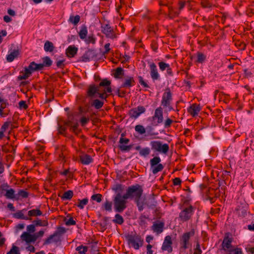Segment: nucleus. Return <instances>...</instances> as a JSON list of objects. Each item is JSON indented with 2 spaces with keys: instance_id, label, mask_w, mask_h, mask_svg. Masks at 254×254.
<instances>
[{
  "instance_id": "16",
  "label": "nucleus",
  "mask_w": 254,
  "mask_h": 254,
  "mask_svg": "<svg viewBox=\"0 0 254 254\" xmlns=\"http://www.w3.org/2000/svg\"><path fill=\"white\" fill-rule=\"evenodd\" d=\"M164 223L162 222H155L152 226V230L157 234L163 232Z\"/></svg>"
},
{
  "instance_id": "49",
  "label": "nucleus",
  "mask_w": 254,
  "mask_h": 254,
  "mask_svg": "<svg viewBox=\"0 0 254 254\" xmlns=\"http://www.w3.org/2000/svg\"><path fill=\"white\" fill-rule=\"evenodd\" d=\"M135 130L141 134L145 132V128L141 125H137L135 127Z\"/></svg>"
},
{
  "instance_id": "40",
  "label": "nucleus",
  "mask_w": 254,
  "mask_h": 254,
  "mask_svg": "<svg viewBox=\"0 0 254 254\" xmlns=\"http://www.w3.org/2000/svg\"><path fill=\"white\" fill-rule=\"evenodd\" d=\"M152 173L154 174H157L158 172L161 171L163 169V166L161 164H159L156 166L151 167Z\"/></svg>"
},
{
  "instance_id": "2",
  "label": "nucleus",
  "mask_w": 254,
  "mask_h": 254,
  "mask_svg": "<svg viewBox=\"0 0 254 254\" xmlns=\"http://www.w3.org/2000/svg\"><path fill=\"white\" fill-rule=\"evenodd\" d=\"M142 193V190L140 186H133L129 188L125 194L126 197L134 198L138 210L140 211L143 210V202L139 200V198L141 197Z\"/></svg>"
},
{
  "instance_id": "22",
  "label": "nucleus",
  "mask_w": 254,
  "mask_h": 254,
  "mask_svg": "<svg viewBox=\"0 0 254 254\" xmlns=\"http://www.w3.org/2000/svg\"><path fill=\"white\" fill-rule=\"evenodd\" d=\"M31 74V71H30L28 68L26 67L24 68V70L20 72V75L18 76V79L20 80L26 79L29 77Z\"/></svg>"
},
{
  "instance_id": "28",
  "label": "nucleus",
  "mask_w": 254,
  "mask_h": 254,
  "mask_svg": "<svg viewBox=\"0 0 254 254\" xmlns=\"http://www.w3.org/2000/svg\"><path fill=\"white\" fill-rule=\"evenodd\" d=\"M190 238V233H186L184 234L182 237V242L183 243V247L186 249L187 247V245L189 244V240Z\"/></svg>"
},
{
  "instance_id": "8",
  "label": "nucleus",
  "mask_w": 254,
  "mask_h": 254,
  "mask_svg": "<svg viewBox=\"0 0 254 254\" xmlns=\"http://www.w3.org/2000/svg\"><path fill=\"white\" fill-rule=\"evenodd\" d=\"M154 125H157L161 123L163 120V112L161 108H158L155 111L154 116L152 117Z\"/></svg>"
},
{
  "instance_id": "38",
  "label": "nucleus",
  "mask_w": 254,
  "mask_h": 254,
  "mask_svg": "<svg viewBox=\"0 0 254 254\" xmlns=\"http://www.w3.org/2000/svg\"><path fill=\"white\" fill-rule=\"evenodd\" d=\"M103 102L98 99L94 100L92 103V106H94L96 109H99L103 105Z\"/></svg>"
},
{
  "instance_id": "48",
  "label": "nucleus",
  "mask_w": 254,
  "mask_h": 254,
  "mask_svg": "<svg viewBox=\"0 0 254 254\" xmlns=\"http://www.w3.org/2000/svg\"><path fill=\"white\" fill-rule=\"evenodd\" d=\"M150 149L149 148H144L141 149L139 151V154L142 156H146L150 153Z\"/></svg>"
},
{
  "instance_id": "3",
  "label": "nucleus",
  "mask_w": 254,
  "mask_h": 254,
  "mask_svg": "<svg viewBox=\"0 0 254 254\" xmlns=\"http://www.w3.org/2000/svg\"><path fill=\"white\" fill-rule=\"evenodd\" d=\"M199 190L203 195H205V199L209 200L211 203H213L215 198L220 195L218 188L215 189L207 188L205 185L201 184L199 185Z\"/></svg>"
},
{
  "instance_id": "26",
  "label": "nucleus",
  "mask_w": 254,
  "mask_h": 254,
  "mask_svg": "<svg viewBox=\"0 0 254 254\" xmlns=\"http://www.w3.org/2000/svg\"><path fill=\"white\" fill-rule=\"evenodd\" d=\"M77 48L73 46H69L66 51V54L68 57H73L76 54Z\"/></svg>"
},
{
  "instance_id": "39",
  "label": "nucleus",
  "mask_w": 254,
  "mask_h": 254,
  "mask_svg": "<svg viewBox=\"0 0 254 254\" xmlns=\"http://www.w3.org/2000/svg\"><path fill=\"white\" fill-rule=\"evenodd\" d=\"M113 221L115 223L121 225L123 223L124 219L121 215L117 214L115 215V219H113Z\"/></svg>"
},
{
  "instance_id": "51",
  "label": "nucleus",
  "mask_w": 254,
  "mask_h": 254,
  "mask_svg": "<svg viewBox=\"0 0 254 254\" xmlns=\"http://www.w3.org/2000/svg\"><path fill=\"white\" fill-rule=\"evenodd\" d=\"M85 42L87 44L92 43L93 44L95 43L96 39L93 35H89L87 38L85 39Z\"/></svg>"
},
{
  "instance_id": "61",
  "label": "nucleus",
  "mask_w": 254,
  "mask_h": 254,
  "mask_svg": "<svg viewBox=\"0 0 254 254\" xmlns=\"http://www.w3.org/2000/svg\"><path fill=\"white\" fill-rule=\"evenodd\" d=\"M65 224L67 226L73 225L75 224V221L73 219V218H70L67 220H65Z\"/></svg>"
},
{
  "instance_id": "17",
  "label": "nucleus",
  "mask_w": 254,
  "mask_h": 254,
  "mask_svg": "<svg viewBox=\"0 0 254 254\" xmlns=\"http://www.w3.org/2000/svg\"><path fill=\"white\" fill-rule=\"evenodd\" d=\"M190 217V207L185 208L180 213V217L183 221L188 220Z\"/></svg>"
},
{
  "instance_id": "58",
  "label": "nucleus",
  "mask_w": 254,
  "mask_h": 254,
  "mask_svg": "<svg viewBox=\"0 0 254 254\" xmlns=\"http://www.w3.org/2000/svg\"><path fill=\"white\" fill-rule=\"evenodd\" d=\"M202 251L200 248V245L198 243H197L196 247L194 249L193 254H201Z\"/></svg>"
},
{
  "instance_id": "46",
  "label": "nucleus",
  "mask_w": 254,
  "mask_h": 254,
  "mask_svg": "<svg viewBox=\"0 0 254 254\" xmlns=\"http://www.w3.org/2000/svg\"><path fill=\"white\" fill-rule=\"evenodd\" d=\"M112 203L108 200H106L103 204L104 209L108 211H112Z\"/></svg>"
},
{
  "instance_id": "15",
  "label": "nucleus",
  "mask_w": 254,
  "mask_h": 254,
  "mask_svg": "<svg viewBox=\"0 0 254 254\" xmlns=\"http://www.w3.org/2000/svg\"><path fill=\"white\" fill-rule=\"evenodd\" d=\"M21 239L27 243L34 242L36 241V237L34 235L30 234L27 232H24L21 236Z\"/></svg>"
},
{
  "instance_id": "6",
  "label": "nucleus",
  "mask_w": 254,
  "mask_h": 254,
  "mask_svg": "<svg viewBox=\"0 0 254 254\" xmlns=\"http://www.w3.org/2000/svg\"><path fill=\"white\" fill-rule=\"evenodd\" d=\"M150 145L153 150L164 154H166L169 149L168 144H162V143L159 141H151Z\"/></svg>"
},
{
  "instance_id": "57",
  "label": "nucleus",
  "mask_w": 254,
  "mask_h": 254,
  "mask_svg": "<svg viewBox=\"0 0 254 254\" xmlns=\"http://www.w3.org/2000/svg\"><path fill=\"white\" fill-rule=\"evenodd\" d=\"M119 148L122 151H129L131 149V146L126 145L124 144H120L119 145Z\"/></svg>"
},
{
  "instance_id": "24",
  "label": "nucleus",
  "mask_w": 254,
  "mask_h": 254,
  "mask_svg": "<svg viewBox=\"0 0 254 254\" xmlns=\"http://www.w3.org/2000/svg\"><path fill=\"white\" fill-rule=\"evenodd\" d=\"M201 4L202 7L208 9L207 11H210L212 7L216 6L215 4L211 3L208 0H201Z\"/></svg>"
},
{
  "instance_id": "11",
  "label": "nucleus",
  "mask_w": 254,
  "mask_h": 254,
  "mask_svg": "<svg viewBox=\"0 0 254 254\" xmlns=\"http://www.w3.org/2000/svg\"><path fill=\"white\" fill-rule=\"evenodd\" d=\"M145 111V109L143 106H138L136 108L131 109L129 111V115L131 118H137L141 114Z\"/></svg>"
},
{
  "instance_id": "52",
  "label": "nucleus",
  "mask_w": 254,
  "mask_h": 254,
  "mask_svg": "<svg viewBox=\"0 0 254 254\" xmlns=\"http://www.w3.org/2000/svg\"><path fill=\"white\" fill-rule=\"evenodd\" d=\"M79 203L77 206L81 209H83L85 205L88 203V200L87 198H84L82 200H79Z\"/></svg>"
},
{
  "instance_id": "63",
  "label": "nucleus",
  "mask_w": 254,
  "mask_h": 254,
  "mask_svg": "<svg viewBox=\"0 0 254 254\" xmlns=\"http://www.w3.org/2000/svg\"><path fill=\"white\" fill-rule=\"evenodd\" d=\"M27 230L29 232H34L35 231L34 225H29L27 226Z\"/></svg>"
},
{
  "instance_id": "1",
  "label": "nucleus",
  "mask_w": 254,
  "mask_h": 254,
  "mask_svg": "<svg viewBox=\"0 0 254 254\" xmlns=\"http://www.w3.org/2000/svg\"><path fill=\"white\" fill-rule=\"evenodd\" d=\"M110 85V81L107 79H103L97 86L90 85L87 91L88 96L92 98L99 97L101 99H106L108 96L107 93L112 92Z\"/></svg>"
},
{
  "instance_id": "45",
  "label": "nucleus",
  "mask_w": 254,
  "mask_h": 254,
  "mask_svg": "<svg viewBox=\"0 0 254 254\" xmlns=\"http://www.w3.org/2000/svg\"><path fill=\"white\" fill-rule=\"evenodd\" d=\"M161 161V159L159 157H155L150 160L151 167L156 166L159 164Z\"/></svg>"
},
{
  "instance_id": "10",
  "label": "nucleus",
  "mask_w": 254,
  "mask_h": 254,
  "mask_svg": "<svg viewBox=\"0 0 254 254\" xmlns=\"http://www.w3.org/2000/svg\"><path fill=\"white\" fill-rule=\"evenodd\" d=\"M172 240L170 236H167L164 240L162 246V250L163 251H167L169 253L172 251Z\"/></svg>"
},
{
  "instance_id": "55",
  "label": "nucleus",
  "mask_w": 254,
  "mask_h": 254,
  "mask_svg": "<svg viewBox=\"0 0 254 254\" xmlns=\"http://www.w3.org/2000/svg\"><path fill=\"white\" fill-rule=\"evenodd\" d=\"M7 254H20L18 248L16 246H13L11 249Z\"/></svg>"
},
{
  "instance_id": "53",
  "label": "nucleus",
  "mask_w": 254,
  "mask_h": 254,
  "mask_svg": "<svg viewBox=\"0 0 254 254\" xmlns=\"http://www.w3.org/2000/svg\"><path fill=\"white\" fill-rule=\"evenodd\" d=\"M102 195L101 194L97 193L91 196V199L93 200L96 201L97 202H100L102 200Z\"/></svg>"
},
{
  "instance_id": "4",
  "label": "nucleus",
  "mask_w": 254,
  "mask_h": 254,
  "mask_svg": "<svg viewBox=\"0 0 254 254\" xmlns=\"http://www.w3.org/2000/svg\"><path fill=\"white\" fill-rule=\"evenodd\" d=\"M128 197H125V194L122 195L118 193L115 197L114 199V208L115 211L118 212H122L126 208V203Z\"/></svg>"
},
{
  "instance_id": "62",
  "label": "nucleus",
  "mask_w": 254,
  "mask_h": 254,
  "mask_svg": "<svg viewBox=\"0 0 254 254\" xmlns=\"http://www.w3.org/2000/svg\"><path fill=\"white\" fill-rule=\"evenodd\" d=\"M172 122L173 121L172 120H171L170 119H167L164 123V127H170Z\"/></svg>"
},
{
  "instance_id": "35",
  "label": "nucleus",
  "mask_w": 254,
  "mask_h": 254,
  "mask_svg": "<svg viewBox=\"0 0 254 254\" xmlns=\"http://www.w3.org/2000/svg\"><path fill=\"white\" fill-rule=\"evenodd\" d=\"M205 56L201 53L198 52L197 53L196 59L195 61V62L198 63H202L205 60Z\"/></svg>"
},
{
  "instance_id": "60",
  "label": "nucleus",
  "mask_w": 254,
  "mask_h": 254,
  "mask_svg": "<svg viewBox=\"0 0 254 254\" xmlns=\"http://www.w3.org/2000/svg\"><path fill=\"white\" fill-rule=\"evenodd\" d=\"M18 194L23 198H26L28 195V192L23 190H19Z\"/></svg>"
},
{
  "instance_id": "29",
  "label": "nucleus",
  "mask_w": 254,
  "mask_h": 254,
  "mask_svg": "<svg viewBox=\"0 0 254 254\" xmlns=\"http://www.w3.org/2000/svg\"><path fill=\"white\" fill-rule=\"evenodd\" d=\"M80 20V17L79 15H77L76 16H74L71 15L70 16L68 22L73 24L74 25H76Z\"/></svg>"
},
{
  "instance_id": "20",
  "label": "nucleus",
  "mask_w": 254,
  "mask_h": 254,
  "mask_svg": "<svg viewBox=\"0 0 254 254\" xmlns=\"http://www.w3.org/2000/svg\"><path fill=\"white\" fill-rule=\"evenodd\" d=\"M31 73L34 71L40 70L43 69V65L40 64H37L34 62H31L29 65L27 67Z\"/></svg>"
},
{
  "instance_id": "25",
  "label": "nucleus",
  "mask_w": 254,
  "mask_h": 254,
  "mask_svg": "<svg viewBox=\"0 0 254 254\" xmlns=\"http://www.w3.org/2000/svg\"><path fill=\"white\" fill-rule=\"evenodd\" d=\"M201 110L199 104H191V116L194 117L198 115Z\"/></svg>"
},
{
  "instance_id": "18",
  "label": "nucleus",
  "mask_w": 254,
  "mask_h": 254,
  "mask_svg": "<svg viewBox=\"0 0 254 254\" xmlns=\"http://www.w3.org/2000/svg\"><path fill=\"white\" fill-rule=\"evenodd\" d=\"M65 125L70 127V129L76 134H78L80 130L78 129V124L77 121H68L65 123Z\"/></svg>"
},
{
  "instance_id": "5",
  "label": "nucleus",
  "mask_w": 254,
  "mask_h": 254,
  "mask_svg": "<svg viewBox=\"0 0 254 254\" xmlns=\"http://www.w3.org/2000/svg\"><path fill=\"white\" fill-rule=\"evenodd\" d=\"M127 239L129 246L135 250L139 249L143 245V240L139 235H129Z\"/></svg>"
},
{
  "instance_id": "50",
  "label": "nucleus",
  "mask_w": 254,
  "mask_h": 254,
  "mask_svg": "<svg viewBox=\"0 0 254 254\" xmlns=\"http://www.w3.org/2000/svg\"><path fill=\"white\" fill-rule=\"evenodd\" d=\"M123 74V69L121 67H118L115 73H114V76L115 78H120V76L122 75Z\"/></svg>"
},
{
  "instance_id": "7",
  "label": "nucleus",
  "mask_w": 254,
  "mask_h": 254,
  "mask_svg": "<svg viewBox=\"0 0 254 254\" xmlns=\"http://www.w3.org/2000/svg\"><path fill=\"white\" fill-rule=\"evenodd\" d=\"M102 32L106 35L107 38L114 39L116 38L113 29L108 24H103L102 25Z\"/></svg>"
},
{
  "instance_id": "30",
  "label": "nucleus",
  "mask_w": 254,
  "mask_h": 254,
  "mask_svg": "<svg viewBox=\"0 0 254 254\" xmlns=\"http://www.w3.org/2000/svg\"><path fill=\"white\" fill-rule=\"evenodd\" d=\"M179 12L173 8L171 6H168V16L170 18H173L178 16Z\"/></svg>"
},
{
  "instance_id": "23",
  "label": "nucleus",
  "mask_w": 254,
  "mask_h": 254,
  "mask_svg": "<svg viewBox=\"0 0 254 254\" xmlns=\"http://www.w3.org/2000/svg\"><path fill=\"white\" fill-rule=\"evenodd\" d=\"M80 161L83 164L88 165L92 162V158L87 154H83L80 157Z\"/></svg>"
},
{
  "instance_id": "54",
  "label": "nucleus",
  "mask_w": 254,
  "mask_h": 254,
  "mask_svg": "<svg viewBox=\"0 0 254 254\" xmlns=\"http://www.w3.org/2000/svg\"><path fill=\"white\" fill-rule=\"evenodd\" d=\"M76 250L80 254H85L87 251V247L85 246H79L76 248Z\"/></svg>"
},
{
  "instance_id": "36",
  "label": "nucleus",
  "mask_w": 254,
  "mask_h": 254,
  "mask_svg": "<svg viewBox=\"0 0 254 254\" xmlns=\"http://www.w3.org/2000/svg\"><path fill=\"white\" fill-rule=\"evenodd\" d=\"M43 63L42 64H40L43 65V68L44 66L49 67L51 66L52 64V61L50 59V58L48 57H45L43 59Z\"/></svg>"
},
{
  "instance_id": "56",
  "label": "nucleus",
  "mask_w": 254,
  "mask_h": 254,
  "mask_svg": "<svg viewBox=\"0 0 254 254\" xmlns=\"http://www.w3.org/2000/svg\"><path fill=\"white\" fill-rule=\"evenodd\" d=\"M160 69L161 70H164L169 67L170 65L164 62H161L158 64Z\"/></svg>"
},
{
  "instance_id": "43",
  "label": "nucleus",
  "mask_w": 254,
  "mask_h": 254,
  "mask_svg": "<svg viewBox=\"0 0 254 254\" xmlns=\"http://www.w3.org/2000/svg\"><path fill=\"white\" fill-rule=\"evenodd\" d=\"M145 204L146 205L149 207L154 206L155 201L154 198L151 197H148L147 198H146Z\"/></svg>"
},
{
  "instance_id": "34",
  "label": "nucleus",
  "mask_w": 254,
  "mask_h": 254,
  "mask_svg": "<svg viewBox=\"0 0 254 254\" xmlns=\"http://www.w3.org/2000/svg\"><path fill=\"white\" fill-rule=\"evenodd\" d=\"M134 80L132 77H127L126 79L125 82L122 85L123 87H130L133 85Z\"/></svg>"
},
{
  "instance_id": "19",
  "label": "nucleus",
  "mask_w": 254,
  "mask_h": 254,
  "mask_svg": "<svg viewBox=\"0 0 254 254\" xmlns=\"http://www.w3.org/2000/svg\"><path fill=\"white\" fill-rule=\"evenodd\" d=\"M59 233L58 232H55L53 235L50 236L44 242V245H48L53 242H57L59 241V239L58 238Z\"/></svg>"
},
{
  "instance_id": "42",
  "label": "nucleus",
  "mask_w": 254,
  "mask_h": 254,
  "mask_svg": "<svg viewBox=\"0 0 254 254\" xmlns=\"http://www.w3.org/2000/svg\"><path fill=\"white\" fill-rule=\"evenodd\" d=\"M237 212L238 216L240 217H244L247 215V210L243 207L237 208Z\"/></svg>"
},
{
  "instance_id": "64",
  "label": "nucleus",
  "mask_w": 254,
  "mask_h": 254,
  "mask_svg": "<svg viewBox=\"0 0 254 254\" xmlns=\"http://www.w3.org/2000/svg\"><path fill=\"white\" fill-rule=\"evenodd\" d=\"M10 125V122H7L4 123V124L2 126V127H1V130L5 131L6 130V129Z\"/></svg>"
},
{
  "instance_id": "41",
  "label": "nucleus",
  "mask_w": 254,
  "mask_h": 254,
  "mask_svg": "<svg viewBox=\"0 0 254 254\" xmlns=\"http://www.w3.org/2000/svg\"><path fill=\"white\" fill-rule=\"evenodd\" d=\"M73 196V192L71 190H68L64 192L62 198L63 199H70Z\"/></svg>"
},
{
  "instance_id": "59",
  "label": "nucleus",
  "mask_w": 254,
  "mask_h": 254,
  "mask_svg": "<svg viewBox=\"0 0 254 254\" xmlns=\"http://www.w3.org/2000/svg\"><path fill=\"white\" fill-rule=\"evenodd\" d=\"M229 254H242V251L240 248H236L231 251Z\"/></svg>"
},
{
  "instance_id": "31",
  "label": "nucleus",
  "mask_w": 254,
  "mask_h": 254,
  "mask_svg": "<svg viewBox=\"0 0 254 254\" xmlns=\"http://www.w3.org/2000/svg\"><path fill=\"white\" fill-rule=\"evenodd\" d=\"M44 48L45 51L51 52L54 50V46L51 42L47 41L45 43Z\"/></svg>"
},
{
  "instance_id": "21",
  "label": "nucleus",
  "mask_w": 254,
  "mask_h": 254,
  "mask_svg": "<svg viewBox=\"0 0 254 254\" xmlns=\"http://www.w3.org/2000/svg\"><path fill=\"white\" fill-rule=\"evenodd\" d=\"M19 54V50L15 49L10 52V53L7 55L6 60L8 62H11L13 61V60L18 57Z\"/></svg>"
},
{
  "instance_id": "14",
  "label": "nucleus",
  "mask_w": 254,
  "mask_h": 254,
  "mask_svg": "<svg viewBox=\"0 0 254 254\" xmlns=\"http://www.w3.org/2000/svg\"><path fill=\"white\" fill-rule=\"evenodd\" d=\"M232 238L229 237V234L226 233L224 238L222 246L224 250L229 249L231 247Z\"/></svg>"
},
{
  "instance_id": "9",
  "label": "nucleus",
  "mask_w": 254,
  "mask_h": 254,
  "mask_svg": "<svg viewBox=\"0 0 254 254\" xmlns=\"http://www.w3.org/2000/svg\"><path fill=\"white\" fill-rule=\"evenodd\" d=\"M172 100L171 94L170 91H166L163 96V99L162 101V105L166 108H168L170 110L171 108L170 106V102Z\"/></svg>"
},
{
  "instance_id": "44",
  "label": "nucleus",
  "mask_w": 254,
  "mask_h": 254,
  "mask_svg": "<svg viewBox=\"0 0 254 254\" xmlns=\"http://www.w3.org/2000/svg\"><path fill=\"white\" fill-rule=\"evenodd\" d=\"M222 179L224 181V185L226 184V181L228 180L230 177V172L227 171H224L222 173Z\"/></svg>"
},
{
  "instance_id": "27",
  "label": "nucleus",
  "mask_w": 254,
  "mask_h": 254,
  "mask_svg": "<svg viewBox=\"0 0 254 254\" xmlns=\"http://www.w3.org/2000/svg\"><path fill=\"white\" fill-rule=\"evenodd\" d=\"M26 211L25 209H23L20 211H18L14 214V217L17 219L28 220L29 218L27 216H25L24 215V212Z\"/></svg>"
},
{
  "instance_id": "37",
  "label": "nucleus",
  "mask_w": 254,
  "mask_h": 254,
  "mask_svg": "<svg viewBox=\"0 0 254 254\" xmlns=\"http://www.w3.org/2000/svg\"><path fill=\"white\" fill-rule=\"evenodd\" d=\"M6 193L4 194V196L9 199H12L14 197V192L15 191L13 189H10L9 190H5Z\"/></svg>"
},
{
  "instance_id": "13",
  "label": "nucleus",
  "mask_w": 254,
  "mask_h": 254,
  "mask_svg": "<svg viewBox=\"0 0 254 254\" xmlns=\"http://www.w3.org/2000/svg\"><path fill=\"white\" fill-rule=\"evenodd\" d=\"M150 75L153 80L159 79V74L154 63H150Z\"/></svg>"
},
{
  "instance_id": "33",
  "label": "nucleus",
  "mask_w": 254,
  "mask_h": 254,
  "mask_svg": "<svg viewBox=\"0 0 254 254\" xmlns=\"http://www.w3.org/2000/svg\"><path fill=\"white\" fill-rule=\"evenodd\" d=\"M87 34V29L85 26H82L81 29L79 32V35L81 39H85Z\"/></svg>"
},
{
  "instance_id": "12",
  "label": "nucleus",
  "mask_w": 254,
  "mask_h": 254,
  "mask_svg": "<svg viewBox=\"0 0 254 254\" xmlns=\"http://www.w3.org/2000/svg\"><path fill=\"white\" fill-rule=\"evenodd\" d=\"M96 51L93 50H89L82 57V61L87 62L96 58Z\"/></svg>"
},
{
  "instance_id": "47",
  "label": "nucleus",
  "mask_w": 254,
  "mask_h": 254,
  "mask_svg": "<svg viewBox=\"0 0 254 254\" xmlns=\"http://www.w3.org/2000/svg\"><path fill=\"white\" fill-rule=\"evenodd\" d=\"M36 226H47L48 225V222L47 220L42 221L41 220H36L34 221Z\"/></svg>"
},
{
  "instance_id": "32",
  "label": "nucleus",
  "mask_w": 254,
  "mask_h": 254,
  "mask_svg": "<svg viewBox=\"0 0 254 254\" xmlns=\"http://www.w3.org/2000/svg\"><path fill=\"white\" fill-rule=\"evenodd\" d=\"M28 215L30 217L41 216L42 212L38 209H32L28 212Z\"/></svg>"
}]
</instances>
